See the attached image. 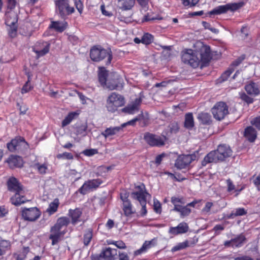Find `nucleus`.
<instances>
[{
	"mask_svg": "<svg viewBox=\"0 0 260 260\" xmlns=\"http://www.w3.org/2000/svg\"><path fill=\"white\" fill-rule=\"evenodd\" d=\"M70 223L67 217H61L57 219L56 223L51 227L49 239L52 245L57 244L67 232V227Z\"/></svg>",
	"mask_w": 260,
	"mask_h": 260,
	"instance_id": "nucleus-1",
	"label": "nucleus"
},
{
	"mask_svg": "<svg viewBox=\"0 0 260 260\" xmlns=\"http://www.w3.org/2000/svg\"><path fill=\"white\" fill-rule=\"evenodd\" d=\"M232 155V150L229 146L225 144L219 145L216 150L211 151L205 156L202 161V165L205 166L209 163L223 161Z\"/></svg>",
	"mask_w": 260,
	"mask_h": 260,
	"instance_id": "nucleus-2",
	"label": "nucleus"
},
{
	"mask_svg": "<svg viewBox=\"0 0 260 260\" xmlns=\"http://www.w3.org/2000/svg\"><path fill=\"white\" fill-rule=\"evenodd\" d=\"M125 104V100L124 96L113 92L108 96L105 107L109 112L114 113L119 107L123 106Z\"/></svg>",
	"mask_w": 260,
	"mask_h": 260,
	"instance_id": "nucleus-3",
	"label": "nucleus"
},
{
	"mask_svg": "<svg viewBox=\"0 0 260 260\" xmlns=\"http://www.w3.org/2000/svg\"><path fill=\"white\" fill-rule=\"evenodd\" d=\"M136 189H137V190L132 193V198L139 202L142 206V209L140 211V215L144 217L147 213L146 207V199L147 197H150V195L146 191L145 187L143 184L137 186Z\"/></svg>",
	"mask_w": 260,
	"mask_h": 260,
	"instance_id": "nucleus-4",
	"label": "nucleus"
},
{
	"mask_svg": "<svg viewBox=\"0 0 260 260\" xmlns=\"http://www.w3.org/2000/svg\"><path fill=\"white\" fill-rule=\"evenodd\" d=\"M90 56L91 59L94 61H100L107 58L106 64L111 63L112 59V54L111 50H106L101 47H93L90 49Z\"/></svg>",
	"mask_w": 260,
	"mask_h": 260,
	"instance_id": "nucleus-5",
	"label": "nucleus"
},
{
	"mask_svg": "<svg viewBox=\"0 0 260 260\" xmlns=\"http://www.w3.org/2000/svg\"><path fill=\"white\" fill-rule=\"evenodd\" d=\"M181 59L184 63L189 64L193 68H197L200 65L198 51L192 49H185L182 51Z\"/></svg>",
	"mask_w": 260,
	"mask_h": 260,
	"instance_id": "nucleus-6",
	"label": "nucleus"
},
{
	"mask_svg": "<svg viewBox=\"0 0 260 260\" xmlns=\"http://www.w3.org/2000/svg\"><path fill=\"white\" fill-rule=\"evenodd\" d=\"M56 12L63 19L75 12L74 7H70L69 0H56L55 2Z\"/></svg>",
	"mask_w": 260,
	"mask_h": 260,
	"instance_id": "nucleus-7",
	"label": "nucleus"
},
{
	"mask_svg": "<svg viewBox=\"0 0 260 260\" xmlns=\"http://www.w3.org/2000/svg\"><path fill=\"white\" fill-rule=\"evenodd\" d=\"M245 3L242 2L238 3H228L224 5H220L215 7L208 14L209 15H220L225 13L229 11H235L244 6Z\"/></svg>",
	"mask_w": 260,
	"mask_h": 260,
	"instance_id": "nucleus-8",
	"label": "nucleus"
},
{
	"mask_svg": "<svg viewBox=\"0 0 260 260\" xmlns=\"http://www.w3.org/2000/svg\"><path fill=\"white\" fill-rule=\"evenodd\" d=\"M7 148L10 151L15 152L27 150L29 148V146L23 138L18 137L7 144Z\"/></svg>",
	"mask_w": 260,
	"mask_h": 260,
	"instance_id": "nucleus-9",
	"label": "nucleus"
},
{
	"mask_svg": "<svg viewBox=\"0 0 260 260\" xmlns=\"http://www.w3.org/2000/svg\"><path fill=\"white\" fill-rule=\"evenodd\" d=\"M144 139L151 146L161 147L165 144L167 139L165 136H159L150 133H146L144 136Z\"/></svg>",
	"mask_w": 260,
	"mask_h": 260,
	"instance_id": "nucleus-10",
	"label": "nucleus"
},
{
	"mask_svg": "<svg viewBox=\"0 0 260 260\" xmlns=\"http://www.w3.org/2000/svg\"><path fill=\"white\" fill-rule=\"evenodd\" d=\"M211 111L213 117L217 120L223 119L229 113L228 106L222 102L217 103L212 108Z\"/></svg>",
	"mask_w": 260,
	"mask_h": 260,
	"instance_id": "nucleus-11",
	"label": "nucleus"
},
{
	"mask_svg": "<svg viewBox=\"0 0 260 260\" xmlns=\"http://www.w3.org/2000/svg\"><path fill=\"white\" fill-rule=\"evenodd\" d=\"M138 120V118H135L127 122L122 124L120 126L110 127L107 128L104 132L101 133V135L103 136L105 138L115 135L119 131L122 130V128L125 127L126 125H134L136 122Z\"/></svg>",
	"mask_w": 260,
	"mask_h": 260,
	"instance_id": "nucleus-12",
	"label": "nucleus"
},
{
	"mask_svg": "<svg viewBox=\"0 0 260 260\" xmlns=\"http://www.w3.org/2000/svg\"><path fill=\"white\" fill-rule=\"evenodd\" d=\"M102 183L103 181L100 179L89 180L84 183L78 191L82 194H85L89 191L96 189Z\"/></svg>",
	"mask_w": 260,
	"mask_h": 260,
	"instance_id": "nucleus-13",
	"label": "nucleus"
},
{
	"mask_svg": "<svg viewBox=\"0 0 260 260\" xmlns=\"http://www.w3.org/2000/svg\"><path fill=\"white\" fill-rule=\"evenodd\" d=\"M41 212L37 207L24 208L22 211V216L25 220L29 221H34L40 216Z\"/></svg>",
	"mask_w": 260,
	"mask_h": 260,
	"instance_id": "nucleus-14",
	"label": "nucleus"
},
{
	"mask_svg": "<svg viewBox=\"0 0 260 260\" xmlns=\"http://www.w3.org/2000/svg\"><path fill=\"white\" fill-rule=\"evenodd\" d=\"M50 46V44L48 42L39 41L33 47L32 50L36 53L37 57L39 58L49 52Z\"/></svg>",
	"mask_w": 260,
	"mask_h": 260,
	"instance_id": "nucleus-15",
	"label": "nucleus"
},
{
	"mask_svg": "<svg viewBox=\"0 0 260 260\" xmlns=\"http://www.w3.org/2000/svg\"><path fill=\"white\" fill-rule=\"evenodd\" d=\"M195 155H182L178 156L175 161V166L179 169H185L195 159Z\"/></svg>",
	"mask_w": 260,
	"mask_h": 260,
	"instance_id": "nucleus-16",
	"label": "nucleus"
},
{
	"mask_svg": "<svg viewBox=\"0 0 260 260\" xmlns=\"http://www.w3.org/2000/svg\"><path fill=\"white\" fill-rule=\"evenodd\" d=\"M142 101V99L141 97L135 99L134 101L131 102L126 107L123 108L122 111L129 114H134L138 111Z\"/></svg>",
	"mask_w": 260,
	"mask_h": 260,
	"instance_id": "nucleus-17",
	"label": "nucleus"
},
{
	"mask_svg": "<svg viewBox=\"0 0 260 260\" xmlns=\"http://www.w3.org/2000/svg\"><path fill=\"white\" fill-rule=\"evenodd\" d=\"M198 58L200 59V64L202 63V66L209 62L210 57V48L208 46H204L201 49L200 52L198 51Z\"/></svg>",
	"mask_w": 260,
	"mask_h": 260,
	"instance_id": "nucleus-18",
	"label": "nucleus"
},
{
	"mask_svg": "<svg viewBox=\"0 0 260 260\" xmlns=\"http://www.w3.org/2000/svg\"><path fill=\"white\" fill-rule=\"evenodd\" d=\"M99 255L105 260H116L118 251L116 249L108 247L104 249Z\"/></svg>",
	"mask_w": 260,
	"mask_h": 260,
	"instance_id": "nucleus-19",
	"label": "nucleus"
},
{
	"mask_svg": "<svg viewBox=\"0 0 260 260\" xmlns=\"http://www.w3.org/2000/svg\"><path fill=\"white\" fill-rule=\"evenodd\" d=\"M245 240V238L244 236L240 234L231 240L225 241L224 245L226 247H239L242 246Z\"/></svg>",
	"mask_w": 260,
	"mask_h": 260,
	"instance_id": "nucleus-20",
	"label": "nucleus"
},
{
	"mask_svg": "<svg viewBox=\"0 0 260 260\" xmlns=\"http://www.w3.org/2000/svg\"><path fill=\"white\" fill-rule=\"evenodd\" d=\"M189 230L188 224L184 222L180 223L177 226L170 227L169 230V233L171 234L177 235L186 233Z\"/></svg>",
	"mask_w": 260,
	"mask_h": 260,
	"instance_id": "nucleus-21",
	"label": "nucleus"
},
{
	"mask_svg": "<svg viewBox=\"0 0 260 260\" xmlns=\"http://www.w3.org/2000/svg\"><path fill=\"white\" fill-rule=\"evenodd\" d=\"M24 193L23 190L21 192H15V194L10 198L11 203L15 206H19L28 201L24 196Z\"/></svg>",
	"mask_w": 260,
	"mask_h": 260,
	"instance_id": "nucleus-22",
	"label": "nucleus"
},
{
	"mask_svg": "<svg viewBox=\"0 0 260 260\" xmlns=\"http://www.w3.org/2000/svg\"><path fill=\"white\" fill-rule=\"evenodd\" d=\"M7 185L8 190L10 191L14 192H21V190H23L22 186L14 177H11L8 180Z\"/></svg>",
	"mask_w": 260,
	"mask_h": 260,
	"instance_id": "nucleus-23",
	"label": "nucleus"
},
{
	"mask_svg": "<svg viewBox=\"0 0 260 260\" xmlns=\"http://www.w3.org/2000/svg\"><path fill=\"white\" fill-rule=\"evenodd\" d=\"M11 168H20L23 166V160L20 156L11 155L7 160Z\"/></svg>",
	"mask_w": 260,
	"mask_h": 260,
	"instance_id": "nucleus-24",
	"label": "nucleus"
},
{
	"mask_svg": "<svg viewBox=\"0 0 260 260\" xmlns=\"http://www.w3.org/2000/svg\"><path fill=\"white\" fill-rule=\"evenodd\" d=\"M247 93L252 96H256L259 93L258 85L252 81L249 82L245 86Z\"/></svg>",
	"mask_w": 260,
	"mask_h": 260,
	"instance_id": "nucleus-25",
	"label": "nucleus"
},
{
	"mask_svg": "<svg viewBox=\"0 0 260 260\" xmlns=\"http://www.w3.org/2000/svg\"><path fill=\"white\" fill-rule=\"evenodd\" d=\"M82 212L81 209L76 208L74 210L70 209L69 211V215L71 217L72 223L74 225L81 221L80 217Z\"/></svg>",
	"mask_w": 260,
	"mask_h": 260,
	"instance_id": "nucleus-26",
	"label": "nucleus"
},
{
	"mask_svg": "<svg viewBox=\"0 0 260 260\" xmlns=\"http://www.w3.org/2000/svg\"><path fill=\"white\" fill-rule=\"evenodd\" d=\"M5 23L7 25L16 24L18 21L17 14L12 10L7 11L6 13Z\"/></svg>",
	"mask_w": 260,
	"mask_h": 260,
	"instance_id": "nucleus-27",
	"label": "nucleus"
},
{
	"mask_svg": "<svg viewBox=\"0 0 260 260\" xmlns=\"http://www.w3.org/2000/svg\"><path fill=\"white\" fill-rule=\"evenodd\" d=\"M68 23L66 21H52L49 25V28L54 29L58 32H61L66 29Z\"/></svg>",
	"mask_w": 260,
	"mask_h": 260,
	"instance_id": "nucleus-28",
	"label": "nucleus"
},
{
	"mask_svg": "<svg viewBox=\"0 0 260 260\" xmlns=\"http://www.w3.org/2000/svg\"><path fill=\"white\" fill-rule=\"evenodd\" d=\"M123 86V83L121 82V79L117 78L116 80H113L111 81L108 80L105 87L110 90L117 89Z\"/></svg>",
	"mask_w": 260,
	"mask_h": 260,
	"instance_id": "nucleus-29",
	"label": "nucleus"
},
{
	"mask_svg": "<svg viewBox=\"0 0 260 260\" xmlns=\"http://www.w3.org/2000/svg\"><path fill=\"white\" fill-rule=\"evenodd\" d=\"M244 136L250 142H253L257 137L256 130L252 126H248L245 129Z\"/></svg>",
	"mask_w": 260,
	"mask_h": 260,
	"instance_id": "nucleus-30",
	"label": "nucleus"
},
{
	"mask_svg": "<svg viewBox=\"0 0 260 260\" xmlns=\"http://www.w3.org/2000/svg\"><path fill=\"white\" fill-rule=\"evenodd\" d=\"M184 127L188 129H191L194 126L192 113H187L185 115Z\"/></svg>",
	"mask_w": 260,
	"mask_h": 260,
	"instance_id": "nucleus-31",
	"label": "nucleus"
},
{
	"mask_svg": "<svg viewBox=\"0 0 260 260\" xmlns=\"http://www.w3.org/2000/svg\"><path fill=\"white\" fill-rule=\"evenodd\" d=\"M59 205V200L57 198L55 199L53 202L49 204V207L46 210V212L50 215L54 214L57 211Z\"/></svg>",
	"mask_w": 260,
	"mask_h": 260,
	"instance_id": "nucleus-32",
	"label": "nucleus"
},
{
	"mask_svg": "<svg viewBox=\"0 0 260 260\" xmlns=\"http://www.w3.org/2000/svg\"><path fill=\"white\" fill-rule=\"evenodd\" d=\"M10 241L0 238V256L4 255L10 249Z\"/></svg>",
	"mask_w": 260,
	"mask_h": 260,
	"instance_id": "nucleus-33",
	"label": "nucleus"
},
{
	"mask_svg": "<svg viewBox=\"0 0 260 260\" xmlns=\"http://www.w3.org/2000/svg\"><path fill=\"white\" fill-rule=\"evenodd\" d=\"M198 119L203 124H209L211 122V115L207 113L199 114Z\"/></svg>",
	"mask_w": 260,
	"mask_h": 260,
	"instance_id": "nucleus-34",
	"label": "nucleus"
},
{
	"mask_svg": "<svg viewBox=\"0 0 260 260\" xmlns=\"http://www.w3.org/2000/svg\"><path fill=\"white\" fill-rule=\"evenodd\" d=\"M172 211L179 212L181 217L187 216L191 212V210L187 206H181L179 208L176 207V209H173Z\"/></svg>",
	"mask_w": 260,
	"mask_h": 260,
	"instance_id": "nucleus-35",
	"label": "nucleus"
},
{
	"mask_svg": "<svg viewBox=\"0 0 260 260\" xmlns=\"http://www.w3.org/2000/svg\"><path fill=\"white\" fill-rule=\"evenodd\" d=\"M123 210L125 216H128L135 213L130 201H125L123 204Z\"/></svg>",
	"mask_w": 260,
	"mask_h": 260,
	"instance_id": "nucleus-36",
	"label": "nucleus"
},
{
	"mask_svg": "<svg viewBox=\"0 0 260 260\" xmlns=\"http://www.w3.org/2000/svg\"><path fill=\"white\" fill-rule=\"evenodd\" d=\"M151 243L152 241H146L139 249L135 251V255H138L142 253L146 252L148 249L151 247Z\"/></svg>",
	"mask_w": 260,
	"mask_h": 260,
	"instance_id": "nucleus-37",
	"label": "nucleus"
},
{
	"mask_svg": "<svg viewBox=\"0 0 260 260\" xmlns=\"http://www.w3.org/2000/svg\"><path fill=\"white\" fill-rule=\"evenodd\" d=\"M32 167L41 174H46L48 169V166L45 163L43 164H40L38 162L35 163L32 165Z\"/></svg>",
	"mask_w": 260,
	"mask_h": 260,
	"instance_id": "nucleus-38",
	"label": "nucleus"
},
{
	"mask_svg": "<svg viewBox=\"0 0 260 260\" xmlns=\"http://www.w3.org/2000/svg\"><path fill=\"white\" fill-rule=\"evenodd\" d=\"M107 72L104 68H101L99 73V80L101 85L105 87L108 80H107Z\"/></svg>",
	"mask_w": 260,
	"mask_h": 260,
	"instance_id": "nucleus-39",
	"label": "nucleus"
},
{
	"mask_svg": "<svg viewBox=\"0 0 260 260\" xmlns=\"http://www.w3.org/2000/svg\"><path fill=\"white\" fill-rule=\"evenodd\" d=\"M171 201L174 206L173 209H176V207L179 208L182 206L179 204L184 205L185 203V200L183 197H172Z\"/></svg>",
	"mask_w": 260,
	"mask_h": 260,
	"instance_id": "nucleus-40",
	"label": "nucleus"
},
{
	"mask_svg": "<svg viewBox=\"0 0 260 260\" xmlns=\"http://www.w3.org/2000/svg\"><path fill=\"white\" fill-rule=\"evenodd\" d=\"M78 114L76 112H70L69 114L65 117V118L63 120L61 123L62 127H64L67 125L69 124L74 119L75 116L77 115Z\"/></svg>",
	"mask_w": 260,
	"mask_h": 260,
	"instance_id": "nucleus-41",
	"label": "nucleus"
},
{
	"mask_svg": "<svg viewBox=\"0 0 260 260\" xmlns=\"http://www.w3.org/2000/svg\"><path fill=\"white\" fill-rule=\"evenodd\" d=\"M247 213L246 211L243 208H236L229 216V218H233L238 216H243Z\"/></svg>",
	"mask_w": 260,
	"mask_h": 260,
	"instance_id": "nucleus-42",
	"label": "nucleus"
},
{
	"mask_svg": "<svg viewBox=\"0 0 260 260\" xmlns=\"http://www.w3.org/2000/svg\"><path fill=\"white\" fill-rule=\"evenodd\" d=\"M92 238V230L88 229L85 233L83 236V242L85 246L88 245Z\"/></svg>",
	"mask_w": 260,
	"mask_h": 260,
	"instance_id": "nucleus-43",
	"label": "nucleus"
},
{
	"mask_svg": "<svg viewBox=\"0 0 260 260\" xmlns=\"http://www.w3.org/2000/svg\"><path fill=\"white\" fill-rule=\"evenodd\" d=\"M31 80L30 76L29 75L28 76V80L23 86L21 92L22 94H24L28 92L29 91L31 90L33 88V86L30 83Z\"/></svg>",
	"mask_w": 260,
	"mask_h": 260,
	"instance_id": "nucleus-44",
	"label": "nucleus"
},
{
	"mask_svg": "<svg viewBox=\"0 0 260 260\" xmlns=\"http://www.w3.org/2000/svg\"><path fill=\"white\" fill-rule=\"evenodd\" d=\"M153 41V36L149 33L144 34L141 39V43L146 45L150 44Z\"/></svg>",
	"mask_w": 260,
	"mask_h": 260,
	"instance_id": "nucleus-45",
	"label": "nucleus"
},
{
	"mask_svg": "<svg viewBox=\"0 0 260 260\" xmlns=\"http://www.w3.org/2000/svg\"><path fill=\"white\" fill-rule=\"evenodd\" d=\"M233 72L234 69L233 68H229L221 75L219 79V82H223L226 81Z\"/></svg>",
	"mask_w": 260,
	"mask_h": 260,
	"instance_id": "nucleus-46",
	"label": "nucleus"
},
{
	"mask_svg": "<svg viewBox=\"0 0 260 260\" xmlns=\"http://www.w3.org/2000/svg\"><path fill=\"white\" fill-rule=\"evenodd\" d=\"M135 3V0H124L122 7L125 10H130L134 6Z\"/></svg>",
	"mask_w": 260,
	"mask_h": 260,
	"instance_id": "nucleus-47",
	"label": "nucleus"
},
{
	"mask_svg": "<svg viewBox=\"0 0 260 260\" xmlns=\"http://www.w3.org/2000/svg\"><path fill=\"white\" fill-rule=\"evenodd\" d=\"M188 244V243L187 240H185L183 242L179 243L177 245L174 246L172 248V251H176L185 249V248L189 247Z\"/></svg>",
	"mask_w": 260,
	"mask_h": 260,
	"instance_id": "nucleus-48",
	"label": "nucleus"
},
{
	"mask_svg": "<svg viewBox=\"0 0 260 260\" xmlns=\"http://www.w3.org/2000/svg\"><path fill=\"white\" fill-rule=\"evenodd\" d=\"M9 28H8V33L9 36L11 38H14L16 36L17 34V26L16 24L12 25H7Z\"/></svg>",
	"mask_w": 260,
	"mask_h": 260,
	"instance_id": "nucleus-49",
	"label": "nucleus"
},
{
	"mask_svg": "<svg viewBox=\"0 0 260 260\" xmlns=\"http://www.w3.org/2000/svg\"><path fill=\"white\" fill-rule=\"evenodd\" d=\"M169 127L171 133L176 134L179 129L178 124L177 122H172L170 124Z\"/></svg>",
	"mask_w": 260,
	"mask_h": 260,
	"instance_id": "nucleus-50",
	"label": "nucleus"
},
{
	"mask_svg": "<svg viewBox=\"0 0 260 260\" xmlns=\"http://www.w3.org/2000/svg\"><path fill=\"white\" fill-rule=\"evenodd\" d=\"M75 5L80 14H81L83 10V5L81 0H75Z\"/></svg>",
	"mask_w": 260,
	"mask_h": 260,
	"instance_id": "nucleus-51",
	"label": "nucleus"
},
{
	"mask_svg": "<svg viewBox=\"0 0 260 260\" xmlns=\"http://www.w3.org/2000/svg\"><path fill=\"white\" fill-rule=\"evenodd\" d=\"M98 153V151L97 149H86L83 151V153L88 156H92L95 154H97Z\"/></svg>",
	"mask_w": 260,
	"mask_h": 260,
	"instance_id": "nucleus-52",
	"label": "nucleus"
},
{
	"mask_svg": "<svg viewBox=\"0 0 260 260\" xmlns=\"http://www.w3.org/2000/svg\"><path fill=\"white\" fill-rule=\"evenodd\" d=\"M241 99L247 104H251L253 102V100L252 98L249 96L248 95H247L245 93H243L241 94Z\"/></svg>",
	"mask_w": 260,
	"mask_h": 260,
	"instance_id": "nucleus-53",
	"label": "nucleus"
},
{
	"mask_svg": "<svg viewBox=\"0 0 260 260\" xmlns=\"http://www.w3.org/2000/svg\"><path fill=\"white\" fill-rule=\"evenodd\" d=\"M57 158H64L68 159H72L73 158V156L72 153L69 152H64L62 154H59L57 155Z\"/></svg>",
	"mask_w": 260,
	"mask_h": 260,
	"instance_id": "nucleus-54",
	"label": "nucleus"
},
{
	"mask_svg": "<svg viewBox=\"0 0 260 260\" xmlns=\"http://www.w3.org/2000/svg\"><path fill=\"white\" fill-rule=\"evenodd\" d=\"M251 123L260 130V116L252 119L251 121Z\"/></svg>",
	"mask_w": 260,
	"mask_h": 260,
	"instance_id": "nucleus-55",
	"label": "nucleus"
},
{
	"mask_svg": "<svg viewBox=\"0 0 260 260\" xmlns=\"http://www.w3.org/2000/svg\"><path fill=\"white\" fill-rule=\"evenodd\" d=\"M213 206V203L212 202H207L205 207L202 209V212L208 213L210 211L211 207Z\"/></svg>",
	"mask_w": 260,
	"mask_h": 260,
	"instance_id": "nucleus-56",
	"label": "nucleus"
},
{
	"mask_svg": "<svg viewBox=\"0 0 260 260\" xmlns=\"http://www.w3.org/2000/svg\"><path fill=\"white\" fill-rule=\"evenodd\" d=\"M153 208L155 212L157 213L161 212V205L158 201H154Z\"/></svg>",
	"mask_w": 260,
	"mask_h": 260,
	"instance_id": "nucleus-57",
	"label": "nucleus"
},
{
	"mask_svg": "<svg viewBox=\"0 0 260 260\" xmlns=\"http://www.w3.org/2000/svg\"><path fill=\"white\" fill-rule=\"evenodd\" d=\"M140 6L143 9H147L149 0H137Z\"/></svg>",
	"mask_w": 260,
	"mask_h": 260,
	"instance_id": "nucleus-58",
	"label": "nucleus"
},
{
	"mask_svg": "<svg viewBox=\"0 0 260 260\" xmlns=\"http://www.w3.org/2000/svg\"><path fill=\"white\" fill-rule=\"evenodd\" d=\"M227 186H228V191L230 192L235 189V187L234 184L233 183L232 180L231 179H228L226 180Z\"/></svg>",
	"mask_w": 260,
	"mask_h": 260,
	"instance_id": "nucleus-59",
	"label": "nucleus"
},
{
	"mask_svg": "<svg viewBox=\"0 0 260 260\" xmlns=\"http://www.w3.org/2000/svg\"><path fill=\"white\" fill-rule=\"evenodd\" d=\"M241 37L245 39L248 35V31L247 27H242L241 29Z\"/></svg>",
	"mask_w": 260,
	"mask_h": 260,
	"instance_id": "nucleus-60",
	"label": "nucleus"
},
{
	"mask_svg": "<svg viewBox=\"0 0 260 260\" xmlns=\"http://www.w3.org/2000/svg\"><path fill=\"white\" fill-rule=\"evenodd\" d=\"M113 244L118 248L120 249H125L126 248V246L125 243L122 241H116L113 243Z\"/></svg>",
	"mask_w": 260,
	"mask_h": 260,
	"instance_id": "nucleus-61",
	"label": "nucleus"
},
{
	"mask_svg": "<svg viewBox=\"0 0 260 260\" xmlns=\"http://www.w3.org/2000/svg\"><path fill=\"white\" fill-rule=\"evenodd\" d=\"M119 260H129V257L126 253H119L118 254Z\"/></svg>",
	"mask_w": 260,
	"mask_h": 260,
	"instance_id": "nucleus-62",
	"label": "nucleus"
},
{
	"mask_svg": "<svg viewBox=\"0 0 260 260\" xmlns=\"http://www.w3.org/2000/svg\"><path fill=\"white\" fill-rule=\"evenodd\" d=\"M14 257L16 260H24L26 257V255L23 253L21 252L18 254H15Z\"/></svg>",
	"mask_w": 260,
	"mask_h": 260,
	"instance_id": "nucleus-63",
	"label": "nucleus"
},
{
	"mask_svg": "<svg viewBox=\"0 0 260 260\" xmlns=\"http://www.w3.org/2000/svg\"><path fill=\"white\" fill-rule=\"evenodd\" d=\"M253 183L258 190H260V174L254 180Z\"/></svg>",
	"mask_w": 260,
	"mask_h": 260,
	"instance_id": "nucleus-64",
	"label": "nucleus"
}]
</instances>
